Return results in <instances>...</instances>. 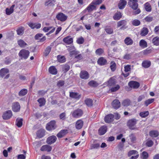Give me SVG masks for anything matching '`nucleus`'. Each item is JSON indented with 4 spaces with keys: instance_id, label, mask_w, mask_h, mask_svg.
Returning <instances> with one entry per match:
<instances>
[{
    "instance_id": "nucleus-1",
    "label": "nucleus",
    "mask_w": 159,
    "mask_h": 159,
    "mask_svg": "<svg viewBox=\"0 0 159 159\" xmlns=\"http://www.w3.org/2000/svg\"><path fill=\"white\" fill-rule=\"evenodd\" d=\"M137 0H129L128 2L129 6L134 10H136L133 12V14L134 15H136L139 14L141 12V11L139 8H138V4Z\"/></svg>"
},
{
    "instance_id": "nucleus-2",
    "label": "nucleus",
    "mask_w": 159,
    "mask_h": 159,
    "mask_svg": "<svg viewBox=\"0 0 159 159\" xmlns=\"http://www.w3.org/2000/svg\"><path fill=\"white\" fill-rule=\"evenodd\" d=\"M137 120L135 119H132L129 120L127 122V125L129 129L131 130L137 129L136 126Z\"/></svg>"
},
{
    "instance_id": "nucleus-3",
    "label": "nucleus",
    "mask_w": 159,
    "mask_h": 159,
    "mask_svg": "<svg viewBox=\"0 0 159 159\" xmlns=\"http://www.w3.org/2000/svg\"><path fill=\"white\" fill-rule=\"evenodd\" d=\"M29 54L30 52L29 51L23 49L20 51L18 55L21 59H26L28 57Z\"/></svg>"
},
{
    "instance_id": "nucleus-4",
    "label": "nucleus",
    "mask_w": 159,
    "mask_h": 159,
    "mask_svg": "<svg viewBox=\"0 0 159 159\" xmlns=\"http://www.w3.org/2000/svg\"><path fill=\"white\" fill-rule=\"evenodd\" d=\"M9 70L7 68H2L0 70V75L2 77L5 79H8L9 77V74H7L9 73Z\"/></svg>"
},
{
    "instance_id": "nucleus-5",
    "label": "nucleus",
    "mask_w": 159,
    "mask_h": 159,
    "mask_svg": "<svg viewBox=\"0 0 159 159\" xmlns=\"http://www.w3.org/2000/svg\"><path fill=\"white\" fill-rule=\"evenodd\" d=\"M68 16L63 13H59L56 16V18L58 20L61 22H64L67 19Z\"/></svg>"
},
{
    "instance_id": "nucleus-6",
    "label": "nucleus",
    "mask_w": 159,
    "mask_h": 159,
    "mask_svg": "<svg viewBox=\"0 0 159 159\" xmlns=\"http://www.w3.org/2000/svg\"><path fill=\"white\" fill-rule=\"evenodd\" d=\"M83 113V111L81 109H78L73 111L72 113V115L73 117L78 118L81 116Z\"/></svg>"
},
{
    "instance_id": "nucleus-7",
    "label": "nucleus",
    "mask_w": 159,
    "mask_h": 159,
    "mask_svg": "<svg viewBox=\"0 0 159 159\" xmlns=\"http://www.w3.org/2000/svg\"><path fill=\"white\" fill-rule=\"evenodd\" d=\"M56 127V121L55 120H52L47 124L46 129L47 130L50 131L55 129Z\"/></svg>"
},
{
    "instance_id": "nucleus-8",
    "label": "nucleus",
    "mask_w": 159,
    "mask_h": 159,
    "mask_svg": "<svg viewBox=\"0 0 159 159\" xmlns=\"http://www.w3.org/2000/svg\"><path fill=\"white\" fill-rule=\"evenodd\" d=\"M127 24V21L125 20H121L117 23V28H118L121 26L120 29L122 30L126 28L125 27Z\"/></svg>"
},
{
    "instance_id": "nucleus-9",
    "label": "nucleus",
    "mask_w": 159,
    "mask_h": 159,
    "mask_svg": "<svg viewBox=\"0 0 159 159\" xmlns=\"http://www.w3.org/2000/svg\"><path fill=\"white\" fill-rule=\"evenodd\" d=\"M114 116L112 114H110L106 116L104 118L105 121L107 123H110L114 120Z\"/></svg>"
},
{
    "instance_id": "nucleus-10",
    "label": "nucleus",
    "mask_w": 159,
    "mask_h": 159,
    "mask_svg": "<svg viewBox=\"0 0 159 159\" xmlns=\"http://www.w3.org/2000/svg\"><path fill=\"white\" fill-rule=\"evenodd\" d=\"M57 138L55 135H52L48 137L47 139L46 142L48 144H51L55 143Z\"/></svg>"
},
{
    "instance_id": "nucleus-11",
    "label": "nucleus",
    "mask_w": 159,
    "mask_h": 159,
    "mask_svg": "<svg viewBox=\"0 0 159 159\" xmlns=\"http://www.w3.org/2000/svg\"><path fill=\"white\" fill-rule=\"evenodd\" d=\"M129 86L131 88L133 89H137L139 86V83L135 81H131L128 83Z\"/></svg>"
},
{
    "instance_id": "nucleus-12",
    "label": "nucleus",
    "mask_w": 159,
    "mask_h": 159,
    "mask_svg": "<svg viewBox=\"0 0 159 159\" xmlns=\"http://www.w3.org/2000/svg\"><path fill=\"white\" fill-rule=\"evenodd\" d=\"M80 76L82 79H87L89 78V75L86 71L82 70L80 72Z\"/></svg>"
},
{
    "instance_id": "nucleus-13",
    "label": "nucleus",
    "mask_w": 159,
    "mask_h": 159,
    "mask_svg": "<svg viewBox=\"0 0 159 159\" xmlns=\"http://www.w3.org/2000/svg\"><path fill=\"white\" fill-rule=\"evenodd\" d=\"M12 116V112L11 111L8 110L5 112L2 115V118L4 120L10 119Z\"/></svg>"
},
{
    "instance_id": "nucleus-14",
    "label": "nucleus",
    "mask_w": 159,
    "mask_h": 159,
    "mask_svg": "<svg viewBox=\"0 0 159 159\" xmlns=\"http://www.w3.org/2000/svg\"><path fill=\"white\" fill-rule=\"evenodd\" d=\"M112 106L114 109H117L120 106V103L118 99L114 100L112 103Z\"/></svg>"
},
{
    "instance_id": "nucleus-15",
    "label": "nucleus",
    "mask_w": 159,
    "mask_h": 159,
    "mask_svg": "<svg viewBox=\"0 0 159 159\" xmlns=\"http://www.w3.org/2000/svg\"><path fill=\"white\" fill-rule=\"evenodd\" d=\"M20 109V106L19 103L18 102L14 103L12 106V110L15 112L19 111Z\"/></svg>"
},
{
    "instance_id": "nucleus-16",
    "label": "nucleus",
    "mask_w": 159,
    "mask_h": 159,
    "mask_svg": "<svg viewBox=\"0 0 159 159\" xmlns=\"http://www.w3.org/2000/svg\"><path fill=\"white\" fill-rule=\"evenodd\" d=\"M63 41L67 44H70L73 42V39L70 36H68L64 38L63 40Z\"/></svg>"
},
{
    "instance_id": "nucleus-17",
    "label": "nucleus",
    "mask_w": 159,
    "mask_h": 159,
    "mask_svg": "<svg viewBox=\"0 0 159 159\" xmlns=\"http://www.w3.org/2000/svg\"><path fill=\"white\" fill-rule=\"evenodd\" d=\"M98 63L101 66H104L107 64V61L103 57L99 58L97 61Z\"/></svg>"
},
{
    "instance_id": "nucleus-18",
    "label": "nucleus",
    "mask_w": 159,
    "mask_h": 159,
    "mask_svg": "<svg viewBox=\"0 0 159 159\" xmlns=\"http://www.w3.org/2000/svg\"><path fill=\"white\" fill-rule=\"evenodd\" d=\"M52 147L48 145H43L40 149V150L42 151L50 152L52 150Z\"/></svg>"
},
{
    "instance_id": "nucleus-19",
    "label": "nucleus",
    "mask_w": 159,
    "mask_h": 159,
    "mask_svg": "<svg viewBox=\"0 0 159 159\" xmlns=\"http://www.w3.org/2000/svg\"><path fill=\"white\" fill-rule=\"evenodd\" d=\"M45 133V130L43 129H39L37 132V136L39 138H42L44 136Z\"/></svg>"
},
{
    "instance_id": "nucleus-20",
    "label": "nucleus",
    "mask_w": 159,
    "mask_h": 159,
    "mask_svg": "<svg viewBox=\"0 0 159 159\" xmlns=\"http://www.w3.org/2000/svg\"><path fill=\"white\" fill-rule=\"evenodd\" d=\"M107 127L106 126H103L101 127L98 130V133L100 135L104 134L107 131Z\"/></svg>"
},
{
    "instance_id": "nucleus-21",
    "label": "nucleus",
    "mask_w": 159,
    "mask_h": 159,
    "mask_svg": "<svg viewBox=\"0 0 159 159\" xmlns=\"http://www.w3.org/2000/svg\"><path fill=\"white\" fill-rule=\"evenodd\" d=\"M70 96L72 98L77 99H79L81 97V95L78 93L73 92H70Z\"/></svg>"
},
{
    "instance_id": "nucleus-22",
    "label": "nucleus",
    "mask_w": 159,
    "mask_h": 159,
    "mask_svg": "<svg viewBox=\"0 0 159 159\" xmlns=\"http://www.w3.org/2000/svg\"><path fill=\"white\" fill-rule=\"evenodd\" d=\"M48 70L49 72L52 74L56 75L57 74V70L54 66H50Z\"/></svg>"
},
{
    "instance_id": "nucleus-23",
    "label": "nucleus",
    "mask_w": 159,
    "mask_h": 159,
    "mask_svg": "<svg viewBox=\"0 0 159 159\" xmlns=\"http://www.w3.org/2000/svg\"><path fill=\"white\" fill-rule=\"evenodd\" d=\"M83 125V121L80 120L77 121L75 124V127L78 129H80L82 128Z\"/></svg>"
},
{
    "instance_id": "nucleus-24",
    "label": "nucleus",
    "mask_w": 159,
    "mask_h": 159,
    "mask_svg": "<svg viewBox=\"0 0 159 159\" xmlns=\"http://www.w3.org/2000/svg\"><path fill=\"white\" fill-rule=\"evenodd\" d=\"M127 2L125 0H120L118 4V7L120 9H123L126 4Z\"/></svg>"
},
{
    "instance_id": "nucleus-25",
    "label": "nucleus",
    "mask_w": 159,
    "mask_h": 159,
    "mask_svg": "<svg viewBox=\"0 0 159 159\" xmlns=\"http://www.w3.org/2000/svg\"><path fill=\"white\" fill-rule=\"evenodd\" d=\"M67 133V130L66 129L61 130L57 134V136L58 138H61L64 137Z\"/></svg>"
},
{
    "instance_id": "nucleus-26",
    "label": "nucleus",
    "mask_w": 159,
    "mask_h": 159,
    "mask_svg": "<svg viewBox=\"0 0 159 159\" xmlns=\"http://www.w3.org/2000/svg\"><path fill=\"white\" fill-rule=\"evenodd\" d=\"M131 102L130 100L128 99L124 100L122 102L121 104L122 106L124 107H128L129 106Z\"/></svg>"
},
{
    "instance_id": "nucleus-27",
    "label": "nucleus",
    "mask_w": 159,
    "mask_h": 159,
    "mask_svg": "<svg viewBox=\"0 0 159 159\" xmlns=\"http://www.w3.org/2000/svg\"><path fill=\"white\" fill-rule=\"evenodd\" d=\"M122 17V14L119 11H117L114 15L113 16V19L116 20H119Z\"/></svg>"
},
{
    "instance_id": "nucleus-28",
    "label": "nucleus",
    "mask_w": 159,
    "mask_h": 159,
    "mask_svg": "<svg viewBox=\"0 0 159 159\" xmlns=\"http://www.w3.org/2000/svg\"><path fill=\"white\" fill-rule=\"evenodd\" d=\"M15 5H13L10 8H7L6 9V14L7 15H10L13 12V8Z\"/></svg>"
},
{
    "instance_id": "nucleus-29",
    "label": "nucleus",
    "mask_w": 159,
    "mask_h": 159,
    "mask_svg": "<svg viewBox=\"0 0 159 159\" xmlns=\"http://www.w3.org/2000/svg\"><path fill=\"white\" fill-rule=\"evenodd\" d=\"M148 32V30L146 27H144L141 30L140 35L143 36H144L147 35Z\"/></svg>"
},
{
    "instance_id": "nucleus-30",
    "label": "nucleus",
    "mask_w": 159,
    "mask_h": 159,
    "mask_svg": "<svg viewBox=\"0 0 159 159\" xmlns=\"http://www.w3.org/2000/svg\"><path fill=\"white\" fill-rule=\"evenodd\" d=\"M125 43L127 45L132 44L133 43V40L129 37L126 38L124 40Z\"/></svg>"
},
{
    "instance_id": "nucleus-31",
    "label": "nucleus",
    "mask_w": 159,
    "mask_h": 159,
    "mask_svg": "<svg viewBox=\"0 0 159 159\" xmlns=\"http://www.w3.org/2000/svg\"><path fill=\"white\" fill-rule=\"evenodd\" d=\"M17 43L19 46L21 48L24 47L27 45L24 40L21 39L18 40Z\"/></svg>"
},
{
    "instance_id": "nucleus-32",
    "label": "nucleus",
    "mask_w": 159,
    "mask_h": 159,
    "mask_svg": "<svg viewBox=\"0 0 159 159\" xmlns=\"http://www.w3.org/2000/svg\"><path fill=\"white\" fill-rule=\"evenodd\" d=\"M139 44L140 46L143 48H146L148 46L147 42L143 39H142L140 41Z\"/></svg>"
},
{
    "instance_id": "nucleus-33",
    "label": "nucleus",
    "mask_w": 159,
    "mask_h": 159,
    "mask_svg": "<svg viewBox=\"0 0 159 159\" xmlns=\"http://www.w3.org/2000/svg\"><path fill=\"white\" fill-rule=\"evenodd\" d=\"M96 7L94 5V4H92V2L86 8L87 10L89 12H90L93 10L95 9Z\"/></svg>"
},
{
    "instance_id": "nucleus-34",
    "label": "nucleus",
    "mask_w": 159,
    "mask_h": 159,
    "mask_svg": "<svg viewBox=\"0 0 159 159\" xmlns=\"http://www.w3.org/2000/svg\"><path fill=\"white\" fill-rule=\"evenodd\" d=\"M57 60L58 61L61 63H64L66 61V59L64 56H61L59 55L57 56Z\"/></svg>"
},
{
    "instance_id": "nucleus-35",
    "label": "nucleus",
    "mask_w": 159,
    "mask_h": 159,
    "mask_svg": "<svg viewBox=\"0 0 159 159\" xmlns=\"http://www.w3.org/2000/svg\"><path fill=\"white\" fill-rule=\"evenodd\" d=\"M85 103L89 107H92L93 105V101L91 99L87 98L85 100Z\"/></svg>"
},
{
    "instance_id": "nucleus-36",
    "label": "nucleus",
    "mask_w": 159,
    "mask_h": 159,
    "mask_svg": "<svg viewBox=\"0 0 159 159\" xmlns=\"http://www.w3.org/2000/svg\"><path fill=\"white\" fill-rule=\"evenodd\" d=\"M88 84L89 85L93 87H97L99 85V84L96 81L93 80L90 81Z\"/></svg>"
},
{
    "instance_id": "nucleus-37",
    "label": "nucleus",
    "mask_w": 159,
    "mask_h": 159,
    "mask_svg": "<svg viewBox=\"0 0 159 159\" xmlns=\"http://www.w3.org/2000/svg\"><path fill=\"white\" fill-rule=\"evenodd\" d=\"M24 28L21 26L19 27L16 30L17 33L18 35H22L24 33Z\"/></svg>"
},
{
    "instance_id": "nucleus-38",
    "label": "nucleus",
    "mask_w": 159,
    "mask_h": 159,
    "mask_svg": "<svg viewBox=\"0 0 159 159\" xmlns=\"http://www.w3.org/2000/svg\"><path fill=\"white\" fill-rule=\"evenodd\" d=\"M23 119L22 118H17L16 120V124L19 127H21L22 125Z\"/></svg>"
},
{
    "instance_id": "nucleus-39",
    "label": "nucleus",
    "mask_w": 159,
    "mask_h": 159,
    "mask_svg": "<svg viewBox=\"0 0 159 159\" xmlns=\"http://www.w3.org/2000/svg\"><path fill=\"white\" fill-rule=\"evenodd\" d=\"M151 63L150 61H144L142 64V66L145 68H148L151 65Z\"/></svg>"
},
{
    "instance_id": "nucleus-40",
    "label": "nucleus",
    "mask_w": 159,
    "mask_h": 159,
    "mask_svg": "<svg viewBox=\"0 0 159 159\" xmlns=\"http://www.w3.org/2000/svg\"><path fill=\"white\" fill-rule=\"evenodd\" d=\"M149 135L152 137H156L158 136L159 134L157 131L153 130L150 132Z\"/></svg>"
},
{
    "instance_id": "nucleus-41",
    "label": "nucleus",
    "mask_w": 159,
    "mask_h": 159,
    "mask_svg": "<svg viewBox=\"0 0 159 159\" xmlns=\"http://www.w3.org/2000/svg\"><path fill=\"white\" fill-rule=\"evenodd\" d=\"M152 42L154 45L158 46L159 45V37H156L152 39Z\"/></svg>"
},
{
    "instance_id": "nucleus-42",
    "label": "nucleus",
    "mask_w": 159,
    "mask_h": 159,
    "mask_svg": "<svg viewBox=\"0 0 159 159\" xmlns=\"http://www.w3.org/2000/svg\"><path fill=\"white\" fill-rule=\"evenodd\" d=\"M144 6L145 9L147 11L150 12L151 11V6L149 3L148 2L146 3L145 4Z\"/></svg>"
},
{
    "instance_id": "nucleus-43",
    "label": "nucleus",
    "mask_w": 159,
    "mask_h": 159,
    "mask_svg": "<svg viewBox=\"0 0 159 159\" xmlns=\"http://www.w3.org/2000/svg\"><path fill=\"white\" fill-rule=\"evenodd\" d=\"M110 68L112 71L115 70L116 68V65L114 61H111L110 63Z\"/></svg>"
},
{
    "instance_id": "nucleus-44",
    "label": "nucleus",
    "mask_w": 159,
    "mask_h": 159,
    "mask_svg": "<svg viewBox=\"0 0 159 159\" xmlns=\"http://www.w3.org/2000/svg\"><path fill=\"white\" fill-rule=\"evenodd\" d=\"M38 102L39 104V106L42 107L45 105V100L44 98H40L38 99Z\"/></svg>"
},
{
    "instance_id": "nucleus-45",
    "label": "nucleus",
    "mask_w": 159,
    "mask_h": 159,
    "mask_svg": "<svg viewBox=\"0 0 159 159\" xmlns=\"http://www.w3.org/2000/svg\"><path fill=\"white\" fill-rule=\"evenodd\" d=\"M28 92V90L26 89H23L21 90L19 93V95L20 96H23L26 95Z\"/></svg>"
},
{
    "instance_id": "nucleus-46",
    "label": "nucleus",
    "mask_w": 159,
    "mask_h": 159,
    "mask_svg": "<svg viewBox=\"0 0 159 159\" xmlns=\"http://www.w3.org/2000/svg\"><path fill=\"white\" fill-rule=\"evenodd\" d=\"M51 48L50 46H48L46 48L43 52L44 55L46 57L48 55L51 50Z\"/></svg>"
},
{
    "instance_id": "nucleus-47",
    "label": "nucleus",
    "mask_w": 159,
    "mask_h": 159,
    "mask_svg": "<svg viewBox=\"0 0 159 159\" xmlns=\"http://www.w3.org/2000/svg\"><path fill=\"white\" fill-rule=\"evenodd\" d=\"M33 145L34 148L36 149L39 148L41 145V143L40 141H35L33 143Z\"/></svg>"
},
{
    "instance_id": "nucleus-48",
    "label": "nucleus",
    "mask_w": 159,
    "mask_h": 159,
    "mask_svg": "<svg viewBox=\"0 0 159 159\" xmlns=\"http://www.w3.org/2000/svg\"><path fill=\"white\" fill-rule=\"evenodd\" d=\"M84 39L82 37L78 38L76 40V43L78 44H82L84 43Z\"/></svg>"
},
{
    "instance_id": "nucleus-49",
    "label": "nucleus",
    "mask_w": 159,
    "mask_h": 159,
    "mask_svg": "<svg viewBox=\"0 0 159 159\" xmlns=\"http://www.w3.org/2000/svg\"><path fill=\"white\" fill-rule=\"evenodd\" d=\"M154 101L153 98L149 99L144 102V104L146 106H148L149 105L152 103Z\"/></svg>"
},
{
    "instance_id": "nucleus-50",
    "label": "nucleus",
    "mask_w": 159,
    "mask_h": 159,
    "mask_svg": "<svg viewBox=\"0 0 159 159\" xmlns=\"http://www.w3.org/2000/svg\"><path fill=\"white\" fill-rule=\"evenodd\" d=\"M104 52V50L101 48H99L97 49L95 51V53L98 55H101Z\"/></svg>"
},
{
    "instance_id": "nucleus-51",
    "label": "nucleus",
    "mask_w": 159,
    "mask_h": 159,
    "mask_svg": "<svg viewBox=\"0 0 159 159\" xmlns=\"http://www.w3.org/2000/svg\"><path fill=\"white\" fill-rule=\"evenodd\" d=\"M105 30L106 32L108 34H111L113 33V30L112 28L107 27L105 29Z\"/></svg>"
},
{
    "instance_id": "nucleus-52",
    "label": "nucleus",
    "mask_w": 159,
    "mask_h": 159,
    "mask_svg": "<svg viewBox=\"0 0 159 159\" xmlns=\"http://www.w3.org/2000/svg\"><path fill=\"white\" fill-rule=\"evenodd\" d=\"M108 82V85L110 86H112L116 84L115 80L112 78H110Z\"/></svg>"
},
{
    "instance_id": "nucleus-53",
    "label": "nucleus",
    "mask_w": 159,
    "mask_h": 159,
    "mask_svg": "<svg viewBox=\"0 0 159 159\" xmlns=\"http://www.w3.org/2000/svg\"><path fill=\"white\" fill-rule=\"evenodd\" d=\"M149 115V112L148 111H146L141 112L140 113L139 115L140 116L143 118H145L147 117Z\"/></svg>"
},
{
    "instance_id": "nucleus-54",
    "label": "nucleus",
    "mask_w": 159,
    "mask_h": 159,
    "mask_svg": "<svg viewBox=\"0 0 159 159\" xmlns=\"http://www.w3.org/2000/svg\"><path fill=\"white\" fill-rule=\"evenodd\" d=\"M132 24L134 26H137L140 24V21L137 19H135L132 21Z\"/></svg>"
},
{
    "instance_id": "nucleus-55",
    "label": "nucleus",
    "mask_w": 159,
    "mask_h": 159,
    "mask_svg": "<svg viewBox=\"0 0 159 159\" xmlns=\"http://www.w3.org/2000/svg\"><path fill=\"white\" fill-rule=\"evenodd\" d=\"M148 157V154L147 152L144 151L142 153V157L143 159H147Z\"/></svg>"
},
{
    "instance_id": "nucleus-56",
    "label": "nucleus",
    "mask_w": 159,
    "mask_h": 159,
    "mask_svg": "<svg viewBox=\"0 0 159 159\" xmlns=\"http://www.w3.org/2000/svg\"><path fill=\"white\" fill-rule=\"evenodd\" d=\"M129 137L131 142L133 143H134L136 140V138L134 135V134H131L129 135Z\"/></svg>"
},
{
    "instance_id": "nucleus-57",
    "label": "nucleus",
    "mask_w": 159,
    "mask_h": 159,
    "mask_svg": "<svg viewBox=\"0 0 159 159\" xmlns=\"http://www.w3.org/2000/svg\"><path fill=\"white\" fill-rule=\"evenodd\" d=\"M120 88V86L119 85H117L116 87H112L111 89V92H115L118 90Z\"/></svg>"
},
{
    "instance_id": "nucleus-58",
    "label": "nucleus",
    "mask_w": 159,
    "mask_h": 159,
    "mask_svg": "<svg viewBox=\"0 0 159 159\" xmlns=\"http://www.w3.org/2000/svg\"><path fill=\"white\" fill-rule=\"evenodd\" d=\"M138 154V152L137 151L135 150H132L129 152L128 153V155L129 156H130L132 155Z\"/></svg>"
},
{
    "instance_id": "nucleus-59",
    "label": "nucleus",
    "mask_w": 159,
    "mask_h": 159,
    "mask_svg": "<svg viewBox=\"0 0 159 159\" xmlns=\"http://www.w3.org/2000/svg\"><path fill=\"white\" fill-rule=\"evenodd\" d=\"M102 0H94L92 2V4L94 5H99L102 3Z\"/></svg>"
},
{
    "instance_id": "nucleus-60",
    "label": "nucleus",
    "mask_w": 159,
    "mask_h": 159,
    "mask_svg": "<svg viewBox=\"0 0 159 159\" xmlns=\"http://www.w3.org/2000/svg\"><path fill=\"white\" fill-rule=\"evenodd\" d=\"M65 84L64 81L62 80H59L57 84V86L59 87H60L63 86Z\"/></svg>"
},
{
    "instance_id": "nucleus-61",
    "label": "nucleus",
    "mask_w": 159,
    "mask_h": 159,
    "mask_svg": "<svg viewBox=\"0 0 159 159\" xmlns=\"http://www.w3.org/2000/svg\"><path fill=\"white\" fill-rule=\"evenodd\" d=\"M70 68V67L68 65H65L63 67L62 69L65 72H67L68 71Z\"/></svg>"
},
{
    "instance_id": "nucleus-62",
    "label": "nucleus",
    "mask_w": 159,
    "mask_h": 159,
    "mask_svg": "<svg viewBox=\"0 0 159 159\" xmlns=\"http://www.w3.org/2000/svg\"><path fill=\"white\" fill-rule=\"evenodd\" d=\"M153 143L151 140L148 141L146 143V145L148 147H151L153 145Z\"/></svg>"
},
{
    "instance_id": "nucleus-63",
    "label": "nucleus",
    "mask_w": 159,
    "mask_h": 159,
    "mask_svg": "<svg viewBox=\"0 0 159 159\" xmlns=\"http://www.w3.org/2000/svg\"><path fill=\"white\" fill-rule=\"evenodd\" d=\"M153 19L152 17L148 16L145 18V20L147 22H150L153 20Z\"/></svg>"
},
{
    "instance_id": "nucleus-64",
    "label": "nucleus",
    "mask_w": 159,
    "mask_h": 159,
    "mask_svg": "<svg viewBox=\"0 0 159 159\" xmlns=\"http://www.w3.org/2000/svg\"><path fill=\"white\" fill-rule=\"evenodd\" d=\"M66 114L65 112H63L61 113L59 116L60 118V119L64 120H65L66 119Z\"/></svg>"
}]
</instances>
